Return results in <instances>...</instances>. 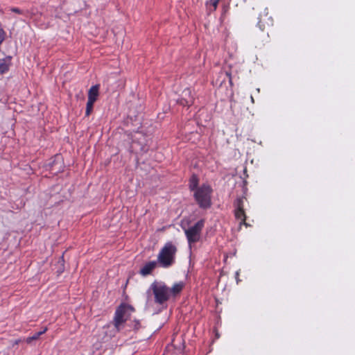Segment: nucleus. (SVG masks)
I'll return each mask as SVG.
<instances>
[{"label": "nucleus", "instance_id": "f257e3e1", "mask_svg": "<svg viewBox=\"0 0 355 355\" xmlns=\"http://www.w3.org/2000/svg\"><path fill=\"white\" fill-rule=\"evenodd\" d=\"M135 311L132 305L125 303L121 304L116 308L112 322L118 332L123 328L124 323L127 320H130V314Z\"/></svg>", "mask_w": 355, "mask_h": 355}, {"label": "nucleus", "instance_id": "f03ea898", "mask_svg": "<svg viewBox=\"0 0 355 355\" xmlns=\"http://www.w3.org/2000/svg\"><path fill=\"white\" fill-rule=\"evenodd\" d=\"M150 291H152L154 295V302L159 305H164L171 297L169 287L162 282L155 281L153 282L148 293Z\"/></svg>", "mask_w": 355, "mask_h": 355}, {"label": "nucleus", "instance_id": "7ed1b4c3", "mask_svg": "<svg viewBox=\"0 0 355 355\" xmlns=\"http://www.w3.org/2000/svg\"><path fill=\"white\" fill-rule=\"evenodd\" d=\"M176 246L172 242H167L161 249L157 256V262L163 268H168L175 262Z\"/></svg>", "mask_w": 355, "mask_h": 355}, {"label": "nucleus", "instance_id": "20e7f679", "mask_svg": "<svg viewBox=\"0 0 355 355\" xmlns=\"http://www.w3.org/2000/svg\"><path fill=\"white\" fill-rule=\"evenodd\" d=\"M212 189L208 184H202L194 193V198L202 209H207L211 207V194Z\"/></svg>", "mask_w": 355, "mask_h": 355}, {"label": "nucleus", "instance_id": "39448f33", "mask_svg": "<svg viewBox=\"0 0 355 355\" xmlns=\"http://www.w3.org/2000/svg\"><path fill=\"white\" fill-rule=\"evenodd\" d=\"M203 227L204 220H200L194 225L184 229V233L189 245L197 243L200 240Z\"/></svg>", "mask_w": 355, "mask_h": 355}, {"label": "nucleus", "instance_id": "423d86ee", "mask_svg": "<svg viewBox=\"0 0 355 355\" xmlns=\"http://www.w3.org/2000/svg\"><path fill=\"white\" fill-rule=\"evenodd\" d=\"M243 199H245V198H237L234 202V206L235 207V217L237 219L241 220L240 225H245V226H248V224L245 222L246 216L243 207Z\"/></svg>", "mask_w": 355, "mask_h": 355}, {"label": "nucleus", "instance_id": "0eeeda50", "mask_svg": "<svg viewBox=\"0 0 355 355\" xmlns=\"http://www.w3.org/2000/svg\"><path fill=\"white\" fill-rule=\"evenodd\" d=\"M46 167L52 175H56L62 172L64 168L62 157L60 155H55L51 159Z\"/></svg>", "mask_w": 355, "mask_h": 355}, {"label": "nucleus", "instance_id": "6e6552de", "mask_svg": "<svg viewBox=\"0 0 355 355\" xmlns=\"http://www.w3.org/2000/svg\"><path fill=\"white\" fill-rule=\"evenodd\" d=\"M193 101L191 90L189 88H186L182 91L180 97L177 100V103L184 107H189L193 103Z\"/></svg>", "mask_w": 355, "mask_h": 355}, {"label": "nucleus", "instance_id": "1a4fd4ad", "mask_svg": "<svg viewBox=\"0 0 355 355\" xmlns=\"http://www.w3.org/2000/svg\"><path fill=\"white\" fill-rule=\"evenodd\" d=\"M11 56H7L3 59H0V76L8 71L11 65Z\"/></svg>", "mask_w": 355, "mask_h": 355}, {"label": "nucleus", "instance_id": "9d476101", "mask_svg": "<svg viewBox=\"0 0 355 355\" xmlns=\"http://www.w3.org/2000/svg\"><path fill=\"white\" fill-rule=\"evenodd\" d=\"M157 261H153L146 263L140 270V274L143 276L150 275L152 271L156 268Z\"/></svg>", "mask_w": 355, "mask_h": 355}, {"label": "nucleus", "instance_id": "9b49d317", "mask_svg": "<svg viewBox=\"0 0 355 355\" xmlns=\"http://www.w3.org/2000/svg\"><path fill=\"white\" fill-rule=\"evenodd\" d=\"M184 286L185 284L183 282L174 284L171 288H169L170 296L176 297L183 290Z\"/></svg>", "mask_w": 355, "mask_h": 355}, {"label": "nucleus", "instance_id": "f8f14e48", "mask_svg": "<svg viewBox=\"0 0 355 355\" xmlns=\"http://www.w3.org/2000/svg\"><path fill=\"white\" fill-rule=\"evenodd\" d=\"M272 20L270 17L267 15H264L263 17L259 19L258 26L261 31H264L270 26H272Z\"/></svg>", "mask_w": 355, "mask_h": 355}, {"label": "nucleus", "instance_id": "ddd939ff", "mask_svg": "<svg viewBox=\"0 0 355 355\" xmlns=\"http://www.w3.org/2000/svg\"><path fill=\"white\" fill-rule=\"evenodd\" d=\"M99 85L92 86L88 92V100L95 102L98 96Z\"/></svg>", "mask_w": 355, "mask_h": 355}, {"label": "nucleus", "instance_id": "4468645a", "mask_svg": "<svg viewBox=\"0 0 355 355\" xmlns=\"http://www.w3.org/2000/svg\"><path fill=\"white\" fill-rule=\"evenodd\" d=\"M128 326L132 328L135 331H139L142 328L141 322L139 320L134 319L130 321Z\"/></svg>", "mask_w": 355, "mask_h": 355}, {"label": "nucleus", "instance_id": "2eb2a0df", "mask_svg": "<svg viewBox=\"0 0 355 355\" xmlns=\"http://www.w3.org/2000/svg\"><path fill=\"white\" fill-rule=\"evenodd\" d=\"M198 177L196 175H193L190 179L189 189H191V191L195 190V191H196V189L199 188V187H198Z\"/></svg>", "mask_w": 355, "mask_h": 355}, {"label": "nucleus", "instance_id": "dca6fc26", "mask_svg": "<svg viewBox=\"0 0 355 355\" xmlns=\"http://www.w3.org/2000/svg\"><path fill=\"white\" fill-rule=\"evenodd\" d=\"M94 103V101L87 100L85 111L86 116H89L92 113Z\"/></svg>", "mask_w": 355, "mask_h": 355}, {"label": "nucleus", "instance_id": "f3484780", "mask_svg": "<svg viewBox=\"0 0 355 355\" xmlns=\"http://www.w3.org/2000/svg\"><path fill=\"white\" fill-rule=\"evenodd\" d=\"M64 255L62 254L60 259H59V261H58V272L59 273H61L64 271Z\"/></svg>", "mask_w": 355, "mask_h": 355}, {"label": "nucleus", "instance_id": "a211bd4d", "mask_svg": "<svg viewBox=\"0 0 355 355\" xmlns=\"http://www.w3.org/2000/svg\"><path fill=\"white\" fill-rule=\"evenodd\" d=\"M40 336V334H39L38 332L35 333L33 336H30V337H28L26 339V343L28 344H31L33 340H37Z\"/></svg>", "mask_w": 355, "mask_h": 355}, {"label": "nucleus", "instance_id": "6ab92c4d", "mask_svg": "<svg viewBox=\"0 0 355 355\" xmlns=\"http://www.w3.org/2000/svg\"><path fill=\"white\" fill-rule=\"evenodd\" d=\"M10 10L13 12H15V13H17V14H19V15H25L27 12H25L24 10H21L18 8H12L10 9Z\"/></svg>", "mask_w": 355, "mask_h": 355}, {"label": "nucleus", "instance_id": "aec40b11", "mask_svg": "<svg viewBox=\"0 0 355 355\" xmlns=\"http://www.w3.org/2000/svg\"><path fill=\"white\" fill-rule=\"evenodd\" d=\"M218 0H214L211 3V6L213 7V10H215L216 9L217 6H218Z\"/></svg>", "mask_w": 355, "mask_h": 355}, {"label": "nucleus", "instance_id": "412c9836", "mask_svg": "<svg viewBox=\"0 0 355 355\" xmlns=\"http://www.w3.org/2000/svg\"><path fill=\"white\" fill-rule=\"evenodd\" d=\"M227 10H228V8H227V7H224V8H223V13H222V15H221V17H220V19H222L224 17V16L226 15V12H227Z\"/></svg>", "mask_w": 355, "mask_h": 355}, {"label": "nucleus", "instance_id": "4be33fe9", "mask_svg": "<svg viewBox=\"0 0 355 355\" xmlns=\"http://www.w3.org/2000/svg\"><path fill=\"white\" fill-rule=\"evenodd\" d=\"M225 74L227 76H228L229 78V82L232 85V77H231V73L229 72V71H225Z\"/></svg>", "mask_w": 355, "mask_h": 355}, {"label": "nucleus", "instance_id": "5701e85b", "mask_svg": "<svg viewBox=\"0 0 355 355\" xmlns=\"http://www.w3.org/2000/svg\"><path fill=\"white\" fill-rule=\"evenodd\" d=\"M47 329V327H44V329H42V331H39L38 333L40 334V336H42V334L46 332Z\"/></svg>", "mask_w": 355, "mask_h": 355}, {"label": "nucleus", "instance_id": "b1692460", "mask_svg": "<svg viewBox=\"0 0 355 355\" xmlns=\"http://www.w3.org/2000/svg\"><path fill=\"white\" fill-rule=\"evenodd\" d=\"M239 272L237 271L236 272V281L237 282H239Z\"/></svg>", "mask_w": 355, "mask_h": 355}, {"label": "nucleus", "instance_id": "393cba45", "mask_svg": "<svg viewBox=\"0 0 355 355\" xmlns=\"http://www.w3.org/2000/svg\"><path fill=\"white\" fill-rule=\"evenodd\" d=\"M21 342L20 339L16 340L14 343V345H18Z\"/></svg>", "mask_w": 355, "mask_h": 355}]
</instances>
